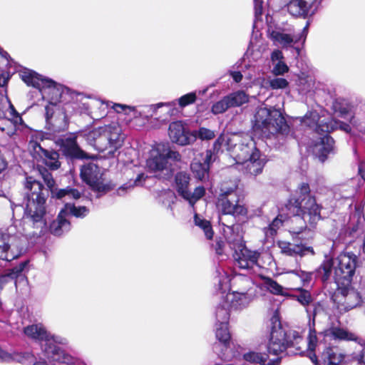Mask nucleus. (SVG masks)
Listing matches in <instances>:
<instances>
[{
	"instance_id": "obj_57",
	"label": "nucleus",
	"mask_w": 365,
	"mask_h": 365,
	"mask_svg": "<svg viewBox=\"0 0 365 365\" xmlns=\"http://www.w3.org/2000/svg\"><path fill=\"white\" fill-rule=\"evenodd\" d=\"M73 361L71 363H66L63 361H57L59 365H78L77 361L72 357ZM33 365H48V361L46 359H40L34 362Z\"/></svg>"
},
{
	"instance_id": "obj_17",
	"label": "nucleus",
	"mask_w": 365,
	"mask_h": 365,
	"mask_svg": "<svg viewBox=\"0 0 365 365\" xmlns=\"http://www.w3.org/2000/svg\"><path fill=\"white\" fill-rule=\"evenodd\" d=\"M81 177L93 190L98 192V197L111 190L109 184L103 182L100 168L93 163H89L81 168Z\"/></svg>"
},
{
	"instance_id": "obj_19",
	"label": "nucleus",
	"mask_w": 365,
	"mask_h": 365,
	"mask_svg": "<svg viewBox=\"0 0 365 365\" xmlns=\"http://www.w3.org/2000/svg\"><path fill=\"white\" fill-rule=\"evenodd\" d=\"M29 149L31 155L37 162L45 164L52 170H56L60 167L59 155L57 152L43 148L36 140L29 142Z\"/></svg>"
},
{
	"instance_id": "obj_40",
	"label": "nucleus",
	"mask_w": 365,
	"mask_h": 365,
	"mask_svg": "<svg viewBox=\"0 0 365 365\" xmlns=\"http://www.w3.org/2000/svg\"><path fill=\"white\" fill-rule=\"evenodd\" d=\"M296 290L299 292V294L297 295H292V297L297 299L302 306L306 307V310L307 309H313L314 305L316 304H318V302H316L313 304L311 307H309V305L312 302L313 298L312 297V294L308 290H306L302 287L296 288ZM322 306H323L320 302H319ZM324 308V307H322Z\"/></svg>"
},
{
	"instance_id": "obj_35",
	"label": "nucleus",
	"mask_w": 365,
	"mask_h": 365,
	"mask_svg": "<svg viewBox=\"0 0 365 365\" xmlns=\"http://www.w3.org/2000/svg\"><path fill=\"white\" fill-rule=\"evenodd\" d=\"M262 286L269 292L274 295L288 296L287 289L283 287L270 277H264L262 279Z\"/></svg>"
},
{
	"instance_id": "obj_27",
	"label": "nucleus",
	"mask_w": 365,
	"mask_h": 365,
	"mask_svg": "<svg viewBox=\"0 0 365 365\" xmlns=\"http://www.w3.org/2000/svg\"><path fill=\"white\" fill-rule=\"evenodd\" d=\"M61 150L64 155L70 158L83 159L86 153L80 148L76 141V135L70 134L60 140Z\"/></svg>"
},
{
	"instance_id": "obj_25",
	"label": "nucleus",
	"mask_w": 365,
	"mask_h": 365,
	"mask_svg": "<svg viewBox=\"0 0 365 365\" xmlns=\"http://www.w3.org/2000/svg\"><path fill=\"white\" fill-rule=\"evenodd\" d=\"M313 154L322 163L324 162L328 155L334 151V140L329 135L318 138L312 145Z\"/></svg>"
},
{
	"instance_id": "obj_33",
	"label": "nucleus",
	"mask_w": 365,
	"mask_h": 365,
	"mask_svg": "<svg viewBox=\"0 0 365 365\" xmlns=\"http://www.w3.org/2000/svg\"><path fill=\"white\" fill-rule=\"evenodd\" d=\"M327 120H320L319 113L317 111H309L301 118L303 125L315 129L317 132L322 131L321 124H324Z\"/></svg>"
},
{
	"instance_id": "obj_46",
	"label": "nucleus",
	"mask_w": 365,
	"mask_h": 365,
	"mask_svg": "<svg viewBox=\"0 0 365 365\" xmlns=\"http://www.w3.org/2000/svg\"><path fill=\"white\" fill-rule=\"evenodd\" d=\"M230 308L226 305V300L224 302V304L220 305L217 307L215 312L216 316V324L220 323H227L230 319Z\"/></svg>"
},
{
	"instance_id": "obj_18",
	"label": "nucleus",
	"mask_w": 365,
	"mask_h": 365,
	"mask_svg": "<svg viewBox=\"0 0 365 365\" xmlns=\"http://www.w3.org/2000/svg\"><path fill=\"white\" fill-rule=\"evenodd\" d=\"M215 336L217 342L212 347L213 351L223 360H229L232 356L231 350V334L227 323L216 324Z\"/></svg>"
},
{
	"instance_id": "obj_3",
	"label": "nucleus",
	"mask_w": 365,
	"mask_h": 365,
	"mask_svg": "<svg viewBox=\"0 0 365 365\" xmlns=\"http://www.w3.org/2000/svg\"><path fill=\"white\" fill-rule=\"evenodd\" d=\"M22 81L28 86L37 88L41 93L42 98L47 100L49 104L45 107L46 120L47 124L52 126L54 131L63 129L66 125V115L61 114V120L63 124H58L57 119L53 118L54 113L53 108L60 101L63 88L61 84L56 83L53 80L43 77L34 71L26 69L20 73Z\"/></svg>"
},
{
	"instance_id": "obj_64",
	"label": "nucleus",
	"mask_w": 365,
	"mask_h": 365,
	"mask_svg": "<svg viewBox=\"0 0 365 365\" xmlns=\"http://www.w3.org/2000/svg\"><path fill=\"white\" fill-rule=\"evenodd\" d=\"M230 138H225V137L223 135H220L217 140L215 141V143L217 144V145H219L222 147V145L225 143L226 145L227 146V140Z\"/></svg>"
},
{
	"instance_id": "obj_15",
	"label": "nucleus",
	"mask_w": 365,
	"mask_h": 365,
	"mask_svg": "<svg viewBox=\"0 0 365 365\" xmlns=\"http://www.w3.org/2000/svg\"><path fill=\"white\" fill-rule=\"evenodd\" d=\"M333 299L341 313L349 312L361 303L359 293L351 287V284H337V289Z\"/></svg>"
},
{
	"instance_id": "obj_55",
	"label": "nucleus",
	"mask_w": 365,
	"mask_h": 365,
	"mask_svg": "<svg viewBox=\"0 0 365 365\" xmlns=\"http://www.w3.org/2000/svg\"><path fill=\"white\" fill-rule=\"evenodd\" d=\"M299 92L302 94L307 93L312 88V83L306 81L305 79H302L300 81V84L299 85Z\"/></svg>"
},
{
	"instance_id": "obj_21",
	"label": "nucleus",
	"mask_w": 365,
	"mask_h": 365,
	"mask_svg": "<svg viewBox=\"0 0 365 365\" xmlns=\"http://www.w3.org/2000/svg\"><path fill=\"white\" fill-rule=\"evenodd\" d=\"M309 23L304 27L303 31L300 34H286L282 31H273L271 33V38L273 41L283 48L293 47L294 45L302 41L304 43L308 32Z\"/></svg>"
},
{
	"instance_id": "obj_14",
	"label": "nucleus",
	"mask_w": 365,
	"mask_h": 365,
	"mask_svg": "<svg viewBox=\"0 0 365 365\" xmlns=\"http://www.w3.org/2000/svg\"><path fill=\"white\" fill-rule=\"evenodd\" d=\"M218 289L225 292L229 289L228 293H250L257 294V289L253 281L245 276L237 275L232 279H229L227 274H222L218 277Z\"/></svg>"
},
{
	"instance_id": "obj_12",
	"label": "nucleus",
	"mask_w": 365,
	"mask_h": 365,
	"mask_svg": "<svg viewBox=\"0 0 365 365\" xmlns=\"http://www.w3.org/2000/svg\"><path fill=\"white\" fill-rule=\"evenodd\" d=\"M271 325L270 337L267 347L269 354L279 356L288 346H296L302 341V337L297 331H286L282 327L278 316L274 315L272 317Z\"/></svg>"
},
{
	"instance_id": "obj_41",
	"label": "nucleus",
	"mask_w": 365,
	"mask_h": 365,
	"mask_svg": "<svg viewBox=\"0 0 365 365\" xmlns=\"http://www.w3.org/2000/svg\"><path fill=\"white\" fill-rule=\"evenodd\" d=\"M336 109L340 117L349 120L351 124L356 125L354 113L351 105L346 102L341 103Z\"/></svg>"
},
{
	"instance_id": "obj_42",
	"label": "nucleus",
	"mask_w": 365,
	"mask_h": 365,
	"mask_svg": "<svg viewBox=\"0 0 365 365\" xmlns=\"http://www.w3.org/2000/svg\"><path fill=\"white\" fill-rule=\"evenodd\" d=\"M194 222L196 226L200 227L205 233L207 239L211 240L213 237L214 232L210 221L200 217L197 214L195 215Z\"/></svg>"
},
{
	"instance_id": "obj_48",
	"label": "nucleus",
	"mask_w": 365,
	"mask_h": 365,
	"mask_svg": "<svg viewBox=\"0 0 365 365\" xmlns=\"http://www.w3.org/2000/svg\"><path fill=\"white\" fill-rule=\"evenodd\" d=\"M230 108L228 100L225 96L212 106L211 112L214 115H218L225 113Z\"/></svg>"
},
{
	"instance_id": "obj_60",
	"label": "nucleus",
	"mask_w": 365,
	"mask_h": 365,
	"mask_svg": "<svg viewBox=\"0 0 365 365\" xmlns=\"http://www.w3.org/2000/svg\"><path fill=\"white\" fill-rule=\"evenodd\" d=\"M11 356L0 348V361H9L11 360Z\"/></svg>"
},
{
	"instance_id": "obj_23",
	"label": "nucleus",
	"mask_w": 365,
	"mask_h": 365,
	"mask_svg": "<svg viewBox=\"0 0 365 365\" xmlns=\"http://www.w3.org/2000/svg\"><path fill=\"white\" fill-rule=\"evenodd\" d=\"M168 134L170 140L178 145H185L195 141L192 132L186 130L180 121L173 122L169 125Z\"/></svg>"
},
{
	"instance_id": "obj_62",
	"label": "nucleus",
	"mask_w": 365,
	"mask_h": 365,
	"mask_svg": "<svg viewBox=\"0 0 365 365\" xmlns=\"http://www.w3.org/2000/svg\"><path fill=\"white\" fill-rule=\"evenodd\" d=\"M230 75L236 83L240 82L242 79V75L240 71H232Z\"/></svg>"
},
{
	"instance_id": "obj_44",
	"label": "nucleus",
	"mask_w": 365,
	"mask_h": 365,
	"mask_svg": "<svg viewBox=\"0 0 365 365\" xmlns=\"http://www.w3.org/2000/svg\"><path fill=\"white\" fill-rule=\"evenodd\" d=\"M63 210L66 211V215L68 213H70L76 217H84L89 212V210L86 206H76L68 202L66 203L65 207Z\"/></svg>"
},
{
	"instance_id": "obj_49",
	"label": "nucleus",
	"mask_w": 365,
	"mask_h": 365,
	"mask_svg": "<svg viewBox=\"0 0 365 365\" xmlns=\"http://www.w3.org/2000/svg\"><path fill=\"white\" fill-rule=\"evenodd\" d=\"M192 134L195 135V140L198 138L202 140H211L215 135L214 131L203 127L200 128L197 130L192 131Z\"/></svg>"
},
{
	"instance_id": "obj_61",
	"label": "nucleus",
	"mask_w": 365,
	"mask_h": 365,
	"mask_svg": "<svg viewBox=\"0 0 365 365\" xmlns=\"http://www.w3.org/2000/svg\"><path fill=\"white\" fill-rule=\"evenodd\" d=\"M224 246H225V242L222 240H219L216 242L215 250H216V253L218 255H222V254L224 252V251H223Z\"/></svg>"
},
{
	"instance_id": "obj_11",
	"label": "nucleus",
	"mask_w": 365,
	"mask_h": 365,
	"mask_svg": "<svg viewBox=\"0 0 365 365\" xmlns=\"http://www.w3.org/2000/svg\"><path fill=\"white\" fill-rule=\"evenodd\" d=\"M255 128L266 138L287 137L290 128L279 110L260 107L255 115Z\"/></svg>"
},
{
	"instance_id": "obj_7",
	"label": "nucleus",
	"mask_w": 365,
	"mask_h": 365,
	"mask_svg": "<svg viewBox=\"0 0 365 365\" xmlns=\"http://www.w3.org/2000/svg\"><path fill=\"white\" fill-rule=\"evenodd\" d=\"M88 143L98 152L107 151L109 157L115 156L123 145L125 135L118 123L96 128L85 135Z\"/></svg>"
},
{
	"instance_id": "obj_63",
	"label": "nucleus",
	"mask_w": 365,
	"mask_h": 365,
	"mask_svg": "<svg viewBox=\"0 0 365 365\" xmlns=\"http://www.w3.org/2000/svg\"><path fill=\"white\" fill-rule=\"evenodd\" d=\"M255 1V9L256 16L260 15L262 14V1L259 0H254Z\"/></svg>"
},
{
	"instance_id": "obj_29",
	"label": "nucleus",
	"mask_w": 365,
	"mask_h": 365,
	"mask_svg": "<svg viewBox=\"0 0 365 365\" xmlns=\"http://www.w3.org/2000/svg\"><path fill=\"white\" fill-rule=\"evenodd\" d=\"M278 246L282 254L290 257H303L309 253L314 254L312 247L302 244H292L286 241H280L278 242Z\"/></svg>"
},
{
	"instance_id": "obj_16",
	"label": "nucleus",
	"mask_w": 365,
	"mask_h": 365,
	"mask_svg": "<svg viewBox=\"0 0 365 365\" xmlns=\"http://www.w3.org/2000/svg\"><path fill=\"white\" fill-rule=\"evenodd\" d=\"M227 149L232 152L237 163L241 164L252 157L254 152L259 151L255 143L249 136L232 135L227 140Z\"/></svg>"
},
{
	"instance_id": "obj_2",
	"label": "nucleus",
	"mask_w": 365,
	"mask_h": 365,
	"mask_svg": "<svg viewBox=\"0 0 365 365\" xmlns=\"http://www.w3.org/2000/svg\"><path fill=\"white\" fill-rule=\"evenodd\" d=\"M307 314L309 318V333L308 335V348L310 351H322L321 358L325 365H338L344 358L339 348L335 346L338 340L352 339L351 334L346 330L331 327L317 334L314 326L317 319L327 317L324 309L320 304H316L313 309H307Z\"/></svg>"
},
{
	"instance_id": "obj_5",
	"label": "nucleus",
	"mask_w": 365,
	"mask_h": 365,
	"mask_svg": "<svg viewBox=\"0 0 365 365\" xmlns=\"http://www.w3.org/2000/svg\"><path fill=\"white\" fill-rule=\"evenodd\" d=\"M39 230L28 227L21 222H15L7 228L6 232H0V259L11 261L18 257L24 250L28 238L39 236Z\"/></svg>"
},
{
	"instance_id": "obj_8",
	"label": "nucleus",
	"mask_w": 365,
	"mask_h": 365,
	"mask_svg": "<svg viewBox=\"0 0 365 365\" xmlns=\"http://www.w3.org/2000/svg\"><path fill=\"white\" fill-rule=\"evenodd\" d=\"M358 266V257L352 252L341 253L334 260L327 259L320 267L322 280L327 281L333 274L336 284H351Z\"/></svg>"
},
{
	"instance_id": "obj_30",
	"label": "nucleus",
	"mask_w": 365,
	"mask_h": 365,
	"mask_svg": "<svg viewBox=\"0 0 365 365\" xmlns=\"http://www.w3.org/2000/svg\"><path fill=\"white\" fill-rule=\"evenodd\" d=\"M71 229V223L66 219V211L63 209L59 212L56 220H53L50 225V232L56 236H61L68 232Z\"/></svg>"
},
{
	"instance_id": "obj_47",
	"label": "nucleus",
	"mask_w": 365,
	"mask_h": 365,
	"mask_svg": "<svg viewBox=\"0 0 365 365\" xmlns=\"http://www.w3.org/2000/svg\"><path fill=\"white\" fill-rule=\"evenodd\" d=\"M205 192V190L204 187L199 186L197 187L193 192H191L190 190H187L188 196H185L184 199L188 201L189 204L193 207L195 202L200 200Z\"/></svg>"
},
{
	"instance_id": "obj_34",
	"label": "nucleus",
	"mask_w": 365,
	"mask_h": 365,
	"mask_svg": "<svg viewBox=\"0 0 365 365\" xmlns=\"http://www.w3.org/2000/svg\"><path fill=\"white\" fill-rule=\"evenodd\" d=\"M26 266V262H21L18 266L6 270L4 274L0 276V288L2 289L4 284L12 282L19 277L22 276V272Z\"/></svg>"
},
{
	"instance_id": "obj_32",
	"label": "nucleus",
	"mask_w": 365,
	"mask_h": 365,
	"mask_svg": "<svg viewBox=\"0 0 365 365\" xmlns=\"http://www.w3.org/2000/svg\"><path fill=\"white\" fill-rule=\"evenodd\" d=\"M244 359L250 363L260 365H279L281 357L268 361V354L256 351H249L243 355Z\"/></svg>"
},
{
	"instance_id": "obj_31",
	"label": "nucleus",
	"mask_w": 365,
	"mask_h": 365,
	"mask_svg": "<svg viewBox=\"0 0 365 365\" xmlns=\"http://www.w3.org/2000/svg\"><path fill=\"white\" fill-rule=\"evenodd\" d=\"M247 173L257 175L262 173L264 166V159L260 158L259 151L254 152L252 157L241 163Z\"/></svg>"
},
{
	"instance_id": "obj_4",
	"label": "nucleus",
	"mask_w": 365,
	"mask_h": 365,
	"mask_svg": "<svg viewBox=\"0 0 365 365\" xmlns=\"http://www.w3.org/2000/svg\"><path fill=\"white\" fill-rule=\"evenodd\" d=\"M26 204L23 221L28 227H32L43 233L46 227V200L48 190L33 177H27L25 182Z\"/></svg>"
},
{
	"instance_id": "obj_9",
	"label": "nucleus",
	"mask_w": 365,
	"mask_h": 365,
	"mask_svg": "<svg viewBox=\"0 0 365 365\" xmlns=\"http://www.w3.org/2000/svg\"><path fill=\"white\" fill-rule=\"evenodd\" d=\"M225 237L230 249L234 250L233 257L240 269L254 272L260 267L258 264L260 253L245 247L240 225L227 226V230H225Z\"/></svg>"
},
{
	"instance_id": "obj_37",
	"label": "nucleus",
	"mask_w": 365,
	"mask_h": 365,
	"mask_svg": "<svg viewBox=\"0 0 365 365\" xmlns=\"http://www.w3.org/2000/svg\"><path fill=\"white\" fill-rule=\"evenodd\" d=\"M157 200L158 203L173 211V205L175 203L177 197L173 190L168 189L160 191Z\"/></svg>"
},
{
	"instance_id": "obj_50",
	"label": "nucleus",
	"mask_w": 365,
	"mask_h": 365,
	"mask_svg": "<svg viewBox=\"0 0 365 365\" xmlns=\"http://www.w3.org/2000/svg\"><path fill=\"white\" fill-rule=\"evenodd\" d=\"M287 273L293 274L297 277H299L303 286H305L306 284H309L312 279L311 272H307L300 269L289 270L287 271Z\"/></svg>"
},
{
	"instance_id": "obj_20",
	"label": "nucleus",
	"mask_w": 365,
	"mask_h": 365,
	"mask_svg": "<svg viewBox=\"0 0 365 365\" xmlns=\"http://www.w3.org/2000/svg\"><path fill=\"white\" fill-rule=\"evenodd\" d=\"M117 112V113H124L125 114H129L130 113H133V116L137 117L138 115H142L143 113H145L146 116L149 115L152 116L157 110L158 108L166 106H172L175 105V101L168 102V103H159L155 105H150V106H144L141 107V110L138 111L135 107L128 106L123 104L120 103H106V106H110Z\"/></svg>"
},
{
	"instance_id": "obj_51",
	"label": "nucleus",
	"mask_w": 365,
	"mask_h": 365,
	"mask_svg": "<svg viewBox=\"0 0 365 365\" xmlns=\"http://www.w3.org/2000/svg\"><path fill=\"white\" fill-rule=\"evenodd\" d=\"M197 98L196 93L195 92H191L187 93L180 98H178V104L181 108H184L188 105H190L195 102Z\"/></svg>"
},
{
	"instance_id": "obj_13",
	"label": "nucleus",
	"mask_w": 365,
	"mask_h": 365,
	"mask_svg": "<svg viewBox=\"0 0 365 365\" xmlns=\"http://www.w3.org/2000/svg\"><path fill=\"white\" fill-rule=\"evenodd\" d=\"M180 154L164 145H158L153 150L149 159L147 160L148 168L154 172L164 171L168 173L173 170V163L180 162Z\"/></svg>"
},
{
	"instance_id": "obj_1",
	"label": "nucleus",
	"mask_w": 365,
	"mask_h": 365,
	"mask_svg": "<svg viewBox=\"0 0 365 365\" xmlns=\"http://www.w3.org/2000/svg\"><path fill=\"white\" fill-rule=\"evenodd\" d=\"M285 207L288 213L280 212L267 226L262 228L264 244L274 243L277 231L291 215L293 216L291 219L292 222L298 225L297 227H290V233L295 235H299L303 232L307 227V221L314 226L322 218V206L318 205L315 197L311 195L309 186L305 182L299 185L295 195L290 197Z\"/></svg>"
},
{
	"instance_id": "obj_38",
	"label": "nucleus",
	"mask_w": 365,
	"mask_h": 365,
	"mask_svg": "<svg viewBox=\"0 0 365 365\" xmlns=\"http://www.w3.org/2000/svg\"><path fill=\"white\" fill-rule=\"evenodd\" d=\"M190 182L189 175L183 172L178 173L175 175V187L178 192L183 198L185 196H188L187 190Z\"/></svg>"
},
{
	"instance_id": "obj_6",
	"label": "nucleus",
	"mask_w": 365,
	"mask_h": 365,
	"mask_svg": "<svg viewBox=\"0 0 365 365\" xmlns=\"http://www.w3.org/2000/svg\"><path fill=\"white\" fill-rule=\"evenodd\" d=\"M24 331L27 336L40 341L42 353L47 359L48 363L52 361L71 363L73 361L72 356L58 346V345H66L67 339L51 334L41 324L28 326L24 328Z\"/></svg>"
},
{
	"instance_id": "obj_10",
	"label": "nucleus",
	"mask_w": 365,
	"mask_h": 365,
	"mask_svg": "<svg viewBox=\"0 0 365 365\" xmlns=\"http://www.w3.org/2000/svg\"><path fill=\"white\" fill-rule=\"evenodd\" d=\"M237 185L235 181L224 182L221 184L220 187V192L217 200V207L220 211L219 216L220 223L225 227V230H227V226L225 223L227 215H231L232 222L235 221L236 217L245 216L247 213V208L238 203L239 197L237 194ZM240 225L239 224H232L230 226Z\"/></svg>"
},
{
	"instance_id": "obj_24",
	"label": "nucleus",
	"mask_w": 365,
	"mask_h": 365,
	"mask_svg": "<svg viewBox=\"0 0 365 365\" xmlns=\"http://www.w3.org/2000/svg\"><path fill=\"white\" fill-rule=\"evenodd\" d=\"M322 0H291L287 4L288 12L294 16L306 17L314 14Z\"/></svg>"
},
{
	"instance_id": "obj_43",
	"label": "nucleus",
	"mask_w": 365,
	"mask_h": 365,
	"mask_svg": "<svg viewBox=\"0 0 365 365\" xmlns=\"http://www.w3.org/2000/svg\"><path fill=\"white\" fill-rule=\"evenodd\" d=\"M147 178L148 176L143 173H138L133 182L130 181L125 183L117 190L118 195H123L128 190L133 187L134 186H142Z\"/></svg>"
},
{
	"instance_id": "obj_22",
	"label": "nucleus",
	"mask_w": 365,
	"mask_h": 365,
	"mask_svg": "<svg viewBox=\"0 0 365 365\" xmlns=\"http://www.w3.org/2000/svg\"><path fill=\"white\" fill-rule=\"evenodd\" d=\"M1 101L2 103L0 104V119L6 118L14 125V130L7 133L9 136H12L17 129H20L24 122L7 97L2 98Z\"/></svg>"
},
{
	"instance_id": "obj_58",
	"label": "nucleus",
	"mask_w": 365,
	"mask_h": 365,
	"mask_svg": "<svg viewBox=\"0 0 365 365\" xmlns=\"http://www.w3.org/2000/svg\"><path fill=\"white\" fill-rule=\"evenodd\" d=\"M354 359L359 364L365 365V346L362 347L358 353H355Z\"/></svg>"
},
{
	"instance_id": "obj_54",
	"label": "nucleus",
	"mask_w": 365,
	"mask_h": 365,
	"mask_svg": "<svg viewBox=\"0 0 365 365\" xmlns=\"http://www.w3.org/2000/svg\"><path fill=\"white\" fill-rule=\"evenodd\" d=\"M42 178L44 180V182L47 185L48 188L52 189L54 186L55 182L52 177L51 173H49L47 170L43 169V170H40Z\"/></svg>"
},
{
	"instance_id": "obj_36",
	"label": "nucleus",
	"mask_w": 365,
	"mask_h": 365,
	"mask_svg": "<svg viewBox=\"0 0 365 365\" xmlns=\"http://www.w3.org/2000/svg\"><path fill=\"white\" fill-rule=\"evenodd\" d=\"M338 128L345 131L346 133H349L351 131L349 124L334 118H329L324 124H321L322 132L329 133Z\"/></svg>"
},
{
	"instance_id": "obj_28",
	"label": "nucleus",
	"mask_w": 365,
	"mask_h": 365,
	"mask_svg": "<svg viewBox=\"0 0 365 365\" xmlns=\"http://www.w3.org/2000/svg\"><path fill=\"white\" fill-rule=\"evenodd\" d=\"M212 161V153L209 150L206 151L202 161L197 158L194 159L190 165L191 170L195 177L199 180H203L208 176L210 165Z\"/></svg>"
},
{
	"instance_id": "obj_39",
	"label": "nucleus",
	"mask_w": 365,
	"mask_h": 365,
	"mask_svg": "<svg viewBox=\"0 0 365 365\" xmlns=\"http://www.w3.org/2000/svg\"><path fill=\"white\" fill-rule=\"evenodd\" d=\"M226 96L230 108L240 107L249 101V96L243 91H237Z\"/></svg>"
},
{
	"instance_id": "obj_45",
	"label": "nucleus",
	"mask_w": 365,
	"mask_h": 365,
	"mask_svg": "<svg viewBox=\"0 0 365 365\" xmlns=\"http://www.w3.org/2000/svg\"><path fill=\"white\" fill-rule=\"evenodd\" d=\"M54 195L56 198L63 201L70 199H78L81 197V193L77 190L71 187L60 189Z\"/></svg>"
},
{
	"instance_id": "obj_59",
	"label": "nucleus",
	"mask_w": 365,
	"mask_h": 365,
	"mask_svg": "<svg viewBox=\"0 0 365 365\" xmlns=\"http://www.w3.org/2000/svg\"><path fill=\"white\" fill-rule=\"evenodd\" d=\"M358 174L363 181L365 180V162H360L358 166Z\"/></svg>"
},
{
	"instance_id": "obj_56",
	"label": "nucleus",
	"mask_w": 365,
	"mask_h": 365,
	"mask_svg": "<svg viewBox=\"0 0 365 365\" xmlns=\"http://www.w3.org/2000/svg\"><path fill=\"white\" fill-rule=\"evenodd\" d=\"M270 58L272 63L274 64L277 62L283 61L284 56L281 51L276 49L272 52Z\"/></svg>"
},
{
	"instance_id": "obj_53",
	"label": "nucleus",
	"mask_w": 365,
	"mask_h": 365,
	"mask_svg": "<svg viewBox=\"0 0 365 365\" xmlns=\"http://www.w3.org/2000/svg\"><path fill=\"white\" fill-rule=\"evenodd\" d=\"M269 84L272 89H282L288 86V81L285 78H274L269 81Z\"/></svg>"
},
{
	"instance_id": "obj_26",
	"label": "nucleus",
	"mask_w": 365,
	"mask_h": 365,
	"mask_svg": "<svg viewBox=\"0 0 365 365\" xmlns=\"http://www.w3.org/2000/svg\"><path fill=\"white\" fill-rule=\"evenodd\" d=\"M256 297L257 294L250 293H227L225 297L226 305L230 310L242 311L247 308Z\"/></svg>"
},
{
	"instance_id": "obj_52",
	"label": "nucleus",
	"mask_w": 365,
	"mask_h": 365,
	"mask_svg": "<svg viewBox=\"0 0 365 365\" xmlns=\"http://www.w3.org/2000/svg\"><path fill=\"white\" fill-rule=\"evenodd\" d=\"M272 66L273 68L272 72L275 76L284 75L285 73L289 71V67L284 61L277 62L274 64H272Z\"/></svg>"
}]
</instances>
